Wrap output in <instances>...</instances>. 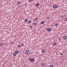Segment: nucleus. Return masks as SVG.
<instances>
[{
	"label": "nucleus",
	"mask_w": 67,
	"mask_h": 67,
	"mask_svg": "<svg viewBox=\"0 0 67 67\" xmlns=\"http://www.w3.org/2000/svg\"><path fill=\"white\" fill-rule=\"evenodd\" d=\"M25 54H28V55H29L30 54V51H29V50H26V51L25 52Z\"/></svg>",
	"instance_id": "f257e3e1"
},
{
	"label": "nucleus",
	"mask_w": 67,
	"mask_h": 67,
	"mask_svg": "<svg viewBox=\"0 0 67 67\" xmlns=\"http://www.w3.org/2000/svg\"><path fill=\"white\" fill-rule=\"evenodd\" d=\"M29 61H30L32 63L34 62L35 61V60H34V58H30L29 59Z\"/></svg>",
	"instance_id": "f03ea898"
},
{
	"label": "nucleus",
	"mask_w": 67,
	"mask_h": 67,
	"mask_svg": "<svg viewBox=\"0 0 67 67\" xmlns=\"http://www.w3.org/2000/svg\"><path fill=\"white\" fill-rule=\"evenodd\" d=\"M63 38L64 40H67V36H64L63 37Z\"/></svg>",
	"instance_id": "7ed1b4c3"
},
{
	"label": "nucleus",
	"mask_w": 67,
	"mask_h": 67,
	"mask_svg": "<svg viewBox=\"0 0 67 67\" xmlns=\"http://www.w3.org/2000/svg\"><path fill=\"white\" fill-rule=\"evenodd\" d=\"M57 6L56 5H54L53 6V8L54 9H56V8H57Z\"/></svg>",
	"instance_id": "20e7f679"
},
{
	"label": "nucleus",
	"mask_w": 67,
	"mask_h": 67,
	"mask_svg": "<svg viewBox=\"0 0 67 67\" xmlns=\"http://www.w3.org/2000/svg\"><path fill=\"white\" fill-rule=\"evenodd\" d=\"M45 50L44 49H42L41 51V52L42 53H45Z\"/></svg>",
	"instance_id": "39448f33"
},
{
	"label": "nucleus",
	"mask_w": 67,
	"mask_h": 67,
	"mask_svg": "<svg viewBox=\"0 0 67 67\" xmlns=\"http://www.w3.org/2000/svg\"><path fill=\"white\" fill-rule=\"evenodd\" d=\"M35 5L36 7H38L40 5V4L39 3L36 4Z\"/></svg>",
	"instance_id": "423d86ee"
},
{
	"label": "nucleus",
	"mask_w": 67,
	"mask_h": 67,
	"mask_svg": "<svg viewBox=\"0 0 67 67\" xmlns=\"http://www.w3.org/2000/svg\"><path fill=\"white\" fill-rule=\"evenodd\" d=\"M19 53V52L18 51H16L15 52V53L16 54H18Z\"/></svg>",
	"instance_id": "0eeeda50"
},
{
	"label": "nucleus",
	"mask_w": 67,
	"mask_h": 67,
	"mask_svg": "<svg viewBox=\"0 0 67 67\" xmlns=\"http://www.w3.org/2000/svg\"><path fill=\"white\" fill-rule=\"evenodd\" d=\"M47 31L49 32H50V31H52V29H51V28H49L48 29Z\"/></svg>",
	"instance_id": "6e6552de"
},
{
	"label": "nucleus",
	"mask_w": 67,
	"mask_h": 67,
	"mask_svg": "<svg viewBox=\"0 0 67 67\" xmlns=\"http://www.w3.org/2000/svg\"><path fill=\"white\" fill-rule=\"evenodd\" d=\"M18 48H21V46L20 45H18Z\"/></svg>",
	"instance_id": "1a4fd4ad"
},
{
	"label": "nucleus",
	"mask_w": 67,
	"mask_h": 67,
	"mask_svg": "<svg viewBox=\"0 0 67 67\" xmlns=\"http://www.w3.org/2000/svg\"><path fill=\"white\" fill-rule=\"evenodd\" d=\"M28 21V19H25L24 20L25 22H27V21Z\"/></svg>",
	"instance_id": "9d476101"
},
{
	"label": "nucleus",
	"mask_w": 67,
	"mask_h": 67,
	"mask_svg": "<svg viewBox=\"0 0 67 67\" xmlns=\"http://www.w3.org/2000/svg\"><path fill=\"white\" fill-rule=\"evenodd\" d=\"M33 25H37V23H34L33 24Z\"/></svg>",
	"instance_id": "9b49d317"
},
{
	"label": "nucleus",
	"mask_w": 67,
	"mask_h": 67,
	"mask_svg": "<svg viewBox=\"0 0 67 67\" xmlns=\"http://www.w3.org/2000/svg\"><path fill=\"white\" fill-rule=\"evenodd\" d=\"M16 53H14L13 54V56L15 57L16 56Z\"/></svg>",
	"instance_id": "f8f14e48"
},
{
	"label": "nucleus",
	"mask_w": 67,
	"mask_h": 67,
	"mask_svg": "<svg viewBox=\"0 0 67 67\" xmlns=\"http://www.w3.org/2000/svg\"><path fill=\"white\" fill-rule=\"evenodd\" d=\"M57 25H58V24H57V23L55 24V27H57V26H58Z\"/></svg>",
	"instance_id": "ddd939ff"
},
{
	"label": "nucleus",
	"mask_w": 67,
	"mask_h": 67,
	"mask_svg": "<svg viewBox=\"0 0 67 67\" xmlns=\"http://www.w3.org/2000/svg\"><path fill=\"white\" fill-rule=\"evenodd\" d=\"M57 45V43H55L53 44V46H55V45Z\"/></svg>",
	"instance_id": "4468645a"
},
{
	"label": "nucleus",
	"mask_w": 67,
	"mask_h": 67,
	"mask_svg": "<svg viewBox=\"0 0 67 67\" xmlns=\"http://www.w3.org/2000/svg\"><path fill=\"white\" fill-rule=\"evenodd\" d=\"M41 24H44V21H42L41 22Z\"/></svg>",
	"instance_id": "2eb2a0df"
},
{
	"label": "nucleus",
	"mask_w": 67,
	"mask_h": 67,
	"mask_svg": "<svg viewBox=\"0 0 67 67\" xmlns=\"http://www.w3.org/2000/svg\"><path fill=\"white\" fill-rule=\"evenodd\" d=\"M31 22H32V21H31V20H29V21L28 22V23H31Z\"/></svg>",
	"instance_id": "dca6fc26"
},
{
	"label": "nucleus",
	"mask_w": 67,
	"mask_h": 67,
	"mask_svg": "<svg viewBox=\"0 0 67 67\" xmlns=\"http://www.w3.org/2000/svg\"><path fill=\"white\" fill-rule=\"evenodd\" d=\"M42 66H44L45 64H44V63H42Z\"/></svg>",
	"instance_id": "f3484780"
},
{
	"label": "nucleus",
	"mask_w": 67,
	"mask_h": 67,
	"mask_svg": "<svg viewBox=\"0 0 67 67\" xmlns=\"http://www.w3.org/2000/svg\"><path fill=\"white\" fill-rule=\"evenodd\" d=\"M21 3H20V2L19 1V2H18L17 3V4H20Z\"/></svg>",
	"instance_id": "a211bd4d"
},
{
	"label": "nucleus",
	"mask_w": 67,
	"mask_h": 67,
	"mask_svg": "<svg viewBox=\"0 0 67 67\" xmlns=\"http://www.w3.org/2000/svg\"><path fill=\"white\" fill-rule=\"evenodd\" d=\"M21 46H22L23 47L24 46V44H21Z\"/></svg>",
	"instance_id": "6ab92c4d"
},
{
	"label": "nucleus",
	"mask_w": 67,
	"mask_h": 67,
	"mask_svg": "<svg viewBox=\"0 0 67 67\" xmlns=\"http://www.w3.org/2000/svg\"><path fill=\"white\" fill-rule=\"evenodd\" d=\"M36 20H37V18H35V21H36Z\"/></svg>",
	"instance_id": "aec40b11"
},
{
	"label": "nucleus",
	"mask_w": 67,
	"mask_h": 67,
	"mask_svg": "<svg viewBox=\"0 0 67 67\" xmlns=\"http://www.w3.org/2000/svg\"><path fill=\"white\" fill-rule=\"evenodd\" d=\"M29 2H31L33 1V0H29Z\"/></svg>",
	"instance_id": "412c9836"
},
{
	"label": "nucleus",
	"mask_w": 67,
	"mask_h": 67,
	"mask_svg": "<svg viewBox=\"0 0 67 67\" xmlns=\"http://www.w3.org/2000/svg\"><path fill=\"white\" fill-rule=\"evenodd\" d=\"M2 46V44L0 43V46Z\"/></svg>",
	"instance_id": "4be33fe9"
},
{
	"label": "nucleus",
	"mask_w": 67,
	"mask_h": 67,
	"mask_svg": "<svg viewBox=\"0 0 67 67\" xmlns=\"http://www.w3.org/2000/svg\"><path fill=\"white\" fill-rule=\"evenodd\" d=\"M53 67V66L52 65H51L49 67Z\"/></svg>",
	"instance_id": "5701e85b"
},
{
	"label": "nucleus",
	"mask_w": 67,
	"mask_h": 67,
	"mask_svg": "<svg viewBox=\"0 0 67 67\" xmlns=\"http://www.w3.org/2000/svg\"><path fill=\"white\" fill-rule=\"evenodd\" d=\"M12 44H14V42H13L12 43Z\"/></svg>",
	"instance_id": "b1692460"
},
{
	"label": "nucleus",
	"mask_w": 67,
	"mask_h": 67,
	"mask_svg": "<svg viewBox=\"0 0 67 67\" xmlns=\"http://www.w3.org/2000/svg\"><path fill=\"white\" fill-rule=\"evenodd\" d=\"M65 20H66V21H67V18H66L65 19Z\"/></svg>",
	"instance_id": "393cba45"
},
{
	"label": "nucleus",
	"mask_w": 67,
	"mask_h": 67,
	"mask_svg": "<svg viewBox=\"0 0 67 67\" xmlns=\"http://www.w3.org/2000/svg\"><path fill=\"white\" fill-rule=\"evenodd\" d=\"M32 27H33L32 26H31L30 27V28H32Z\"/></svg>",
	"instance_id": "a878e982"
},
{
	"label": "nucleus",
	"mask_w": 67,
	"mask_h": 67,
	"mask_svg": "<svg viewBox=\"0 0 67 67\" xmlns=\"http://www.w3.org/2000/svg\"><path fill=\"white\" fill-rule=\"evenodd\" d=\"M63 15H62L60 17H63Z\"/></svg>",
	"instance_id": "bb28decb"
},
{
	"label": "nucleus",
	"mask_w": 67,
	"mask_h": 67,
	"mask_svg": "<svg viewBox=\"0 0 67 67\" xmlns=\"http://www.w3.org/2000/svg\"><path fill=\"white\" fill-rule=\"evenodd\" d=\"M59 41H60V39L59 38Z\"/></svg>",
	"instance_id": "cd10ccee"
},
{
	"label": "nucleus",
	"mask_w": 67,
	"mask_h": 67,
	"mask_svg": "<svg viewBox=\"0 0 67 67\" xmlns=\"http://www.w3.org/2000/svg\"><path fill=\"white\" fill-rule=\"evenodd\" d=\"M47 19H49V17H48L47 18Z\"/></svg>",
	"instance_id": "c85d7f7f"
},
{
	"label": "nucleus",
	"mask_w": 67,
	"mask_h": 67,
	"mask_svg": "<svg viewBox=\"0 0 67 67\" xmlns=\"http://www.w3.org/2000/svg\"><path fill=\"white\" fill-rule=\"evenodd\" d=\"M60 55H63V54H60Z\"/></svg>",
	"instance_id": "c756f323"
}]
</instances>
